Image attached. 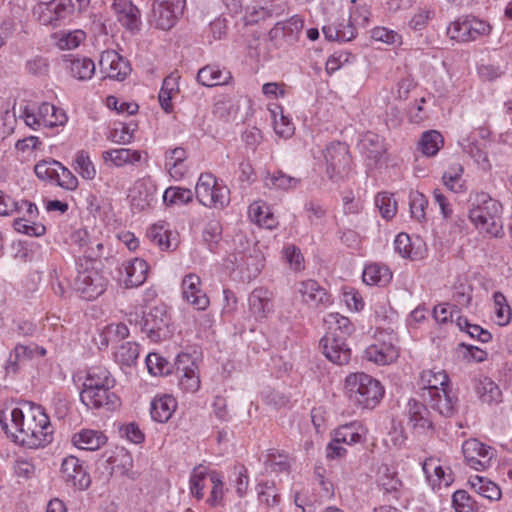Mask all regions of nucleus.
<instances>
[{"label": "nucleus", "mask_w": 512, "mask_h": 512, "mask_svg": "<svg viewBox=\"0 0 512 512\" xmlns=\"http://www.w3.org/2000/svg\"><path fill=\"white\" fill-rule=\"evenodd\" d=\"M283 254L291 269L294 271H300L304 269V257L297 246L293 244L286 246L283 249Z\"/></svg>", "instance_id": "nucleus-58"}, {"label": "nucleus", "mask_w": 512, "mask_h": 512, "mask_svg": "<svg viewBox=\"0 0 512 512\" xmlns=\"http://www.w3.org/2000/svg\"><path fill=\"white\" fill-rule=\"evenodd\" d=\"M248 215L252 222L257 225L267 228L273 229L277 226V220L274 217L273 213L270 211L269 207L265 205V203L260 204V202H254L249 206Z\"/></svg>", "instance_id": "nucleus-30"}, {"label": "nucleus", "mask_w": 512, "mask_h": 512, "mask_svg": "<svg viewBox=\"0 0 512 512\" xmlns=\"http://www.w3.org/2000/svg\"><path fill=\"white\" fill-rule=\"evenodd\" d=\"M61 477L79 490L87 489L91 483L89 475L75 456H68L62 461Z\"/></svg>", "instance_id": "nucleus-15"}, {"label": "nucleus", "mask_w": 512, "mask_h": 512, "mask_svg": "<svg viewBox=\"0 0 512 512\" xmlns=\"http://www.w3.org/2000/svg\"><path fill=\"white\" fill-rule=\"evenodd\" d=\"M408 405L409 424L413 429L420 433L433 429V421L427 406L415 400L409 401Z\"/></svg>", "instance_id": "nucleus-22"}, {"label": "nucleus", "mask_w": 512, "mask_h": 512, "mask_svg": "<svg viewBox=\"0 0 512 512\" xmlns=\"http://www.w3.org/2000/svg\"><path fill=\"white\" fill-rule=\"evenodd\" d=\"M239 258L235 256V265L237 268H246L248 270V278H255L261 271L262 260L258 256L247 255L246 253H240Z\"/></svg>", "instance_id": "nucleus-45"}, {"label": "nucleus", "mask_w": 512, "mask_h": 512, "mask_svg": "<svg viewBox=\"0 0 512 512\" xmlns=\"http://www.w3.org/2000/svg\"><path fill=\"white\" fill-rule=\"evenodd\" d=\"M186 0H155L148 16L150 28L168 31L183 13Z\"/></svg>", "instance_id": "nucleus-5"}, {"label": "nucleus", "mask_w": 512, "mask_h": 512, "mask_svg": "<svg viewBox=\"0 0 512 512\" xmlns=\"http://www.w3.org/2000/svg\"><path fill=\"white\" fill-rule=\"evenodd\" d=\"M177 372L181 374L179 386L182 390L190 393L200 388V378L197 373V366L187 353L178 354L175 361Z\"/></svg>", "instance_id": "nucleus-14"}, {"label": "nucleus", "mask_w": 512, "mask_h": 512, "mask_svg": "<svg viewBox=\"0 0 512 512\" xmlns=\"http://www.w3.org/2000/svg\"><path fill=\"white\" fill-rule=\"evenodd\" d=\"M71 55H64L63 61L70 62L71 75L81 81L90 79L95 73V64L89 58H71Z\"/></svg>", "instance_id": "nucleus-32"}, {"label": "nucleus", "mask_w": 512, "mask_h": 512, "mask_svg": "<svg viewBox=\"0 0 512 512\" xmlns=\"http://www.w3.org/2000/svg\"><path fill=\"white\" fill-rule=\"evenodd\" d=\"M124 283L127 288L143 284L147 277L148 265L143 259L135 258L124 266Z\"/></svg>", "instance_id": "nucleus-26"}, {"label": "nucleus", "mask_w": 512, "mask_h": 512, "mask_svg": "<svg viewBox=\"0 0 512 512\" xmlns=\"http://www.w3.org/2000/svg\"><path fill=\"white\" fill-rule=\"evenodd\" d=\"M423 471L427 479L431 481L433 485H435L436 482L440 484L443 480L446 484L448 483V480L445 479L444 469L438 464V461L433 458L425 460L423 463Z\"/></svg>", "instance_id": "nucleus-55"}, {"label": "nucleus", "mask_w": 512, "mask_h": 512, "mask_svg": "<svg viewBox=\"0 0 512 512\" xmlns=\"http://www.w3.org/2000/svg\"><path fill=\"white\" fill-rule=\"evenodd\" d=\"M428 205V202L425 196L419 192H412L410 194V212L413 218L421 221L425 219V209Z\"/></svg>", "instance_id": "nucleus-57"}, {"label": "nucleus", "mask_w": 512, "mask_h": 512, "mask_svg": "<svg viewBox=\"0 0 512 512\" xmlns=\"http://www.w3.org/2000/svg\"><path fill=\"white\" fill-rule=\"evenodd\" d=\"M200 277L196 274H187L182 280V296L196 310H205L209 306V298L199 288Z\"/></svg>", "instance_id": "nucleus-18"}, {"label": "nucleus", "mask_w": 512, "mask_h": 512, "mask_svg": "<svg viewBox=\"0 0 512 512\" xmlns=\"http://www.w3.org/2000/svg\"><path fill=\"white\" fill-rule=\"evenodd\" d=\"M107 280L95 269L79 271L75 281V289L87 299L100 296L106 289Z\"/></svg>", "instance_id": "nucleus-11"}, {"label": "nucleus", "mask_w": 512, "mask_h": 512, "mask_svg": "<svg viewBox=\"0 0 512 512\" xmlns=\"http://www.w3.org/2000/svg\"><path fill=\"white\" fill-rule=\"evenodd\" d=\"M359 149L369 161L368 166L376 165L385 153L383 139L372 132L363 136L359 143Z\"/></svg>", "instance_id": "nucleus-21"}, {"label": "nucleus", "mask_w": 512, "mask_h": 512, "mask_svg": "<svg viewBox=\"0 0 512 512\" xmlns=\"http://www.w3.org/2000/svg\"><path fill=\"white\" fill-rule=\"evenodd\" d=\"M176 400L170 395H163L151 402L150 414L154 421L167 422L176 409Z\"/></svg>", "instance_id": "nucleus-27"}, {"label": "nucleus", "mask_w": 512, "mask_h": 512, "mask_svg": "<svg viewBox=\"0 0 512 512\" xmlns=\"http://www.w3.org/2000/svg\"><path fill=\"white\" fill-rule=\"evenodd\" d=\"M193 195L190 189L169 187L164 192L163 200L167 204H187L192 201Z\"/></svg>", "instance_id": "nucleus-48"}, {"label": "nucleus", "mask_w": 512, "mask_h": 512, "mask_svg": "<svg viewBox=\"0 0 512 512\" xmlns=\"http://www.w3.org/2000/svg\"><path fill=\"white\" fill-rule=\"evenodd\" d=\"M451 28L454 32H486L491 29L489 24L472 15L459 16L450 23L446 32H450Z\"/></svg>", "instance_id": "nucleus-31"}, {"label": "nucleus", "mask_w": 512, "mask_h": 512, "mask_svg": "<svg viewBox=\"0 0 512 512\" xmlns=\"http://www.w3.org/2000/svg\"><path fill=\"white\" fill-rule=\"evenodd\" d=\"M304 27V20L299 15L277 22L270 32H300Z\"/></svg>", "instance_id": "nucleus-60"}, {"label": "nucleus", "mask_w": 512, "mask_h": 512, "mask_svg": "<svg viewBox=\"0 0 512 512\" xmlns=\"http://www.w3.org/2000/svg\"><path fill=\"white\" fill-rule=\"evenodd\" d=\"M472 488L481 496L489 500H498L501 498L500 488L492 481L481 477L474 476L470 480Z\"/></svg>", "instance_id": "nucleus-39"}, {"label": "nucleus", "mask_w": 512, "mask_h": 512, "mask_svg": "<svg viewBox=\"0 0 512 512\" xmlns=\"http://www.w3.org/2000/svg\"><path fill=\"white\" fill-rule=\"evenodd\" d=\"M324 322L329 331L320 340L323 354L334 364H347L351 350L346 344V337L354 331L353 324L347 317L338 313H330Z\"/></svg>", "instance_id": "nucleus-2"}, {"label": "nucleus", "mask_w": 512, "mask_h": 512, "mask_svg": "<svg viewBox=\"0 0 512 512\" xmlns=\"http://www.w3.org/2000/svg\"><path fill=\"white\" fill-rule=\"evenodd\" d=\"M345 388L350 402L362 409H373L384 395L381 383L363 372L348 375Z\"/></svg>", "instance_id": "nucleus-4"}, {"label": "nucleus", "mask_w": 512, "mask_h": 512, "mask_svg": "<svg viewBox=\"0 0 512 512\" xmlns=\"http://www.w3.org/2000/svg\"><path fill=\"white\" fill-rule=\"evenodd\" d=\"M272 292L264 287L255 288L249 295V309L253 316L264 319L273 310Z\"/></svg>", "instance_id": "nucleus-19"}, {"label": "nucleus", "mask_w": 512, "mask_h": 512, "mask_svg": "<svg viewBox=\"0 0 512 512\" xmlns=\"http://www.w3.org/2000/svg\"><path fill=\"white\" fill-rule=\"evenodd\" d=\"M115 383V379L107 368L103 366H93L87 370L81 390L113 389Z\"/></svg>", "instance_id": "nucleus-20"}, {"label": "nucleus", "mask_w": 512, "mask_h": 512, "mask_svg": "<svg viewBox=\"0 0 512 512\" xmlns=\"http://www.w3.org/2000/svg\"><path fill=\"white\" fill-rule=\"evenodd\" d=\"M398 351L392 344H373L364 351V358L378 365H387L395 361Z\"/></svg>", "instance_id": "nucleus-25"}, {"label": "nucleus", "mask_w": 512, "mask_h": 512, "mask_svg": "<svg viewBox=\"0 0 512 512\" xmlns=\"http://www.w3.org/2000/svg\"><path fill=\"white\" fill-rule=\"evenodd\" d=\"M453 506L456 512H475L472 500L464 490H458L452 497Z\"/></svg>", "instance_id": "nucleus-61"}, {"label": "nucleus", "mask_w": 512, "mask_h": 512, "mask_svg": "<svg viewBox=\"0 0 512 512\" xmlns=\"http://www.w3.org/2000/svg\"><path fill=\"white\" fill-rule=\"evenodd\" d=\"M102 157L104 161H111L117 167L125 164H135L141 160L139 151L127 148L104 151Z\"/></svg>", "instance_id": "nucleus-35"}, {"label": "nucleus", "mask_w": 512, "mask_h": 512, "mask_svg": "<svg viewBox=\"0 0 512 512\" xmlns=\"http://www.w3.org/2000/svg\"><path fill=\"white\" fill-rule=\"evenodd\" d=\"M175 79L170 75L163 81L162 88L159 92V103L165 112L169 113L172 110L171 105V91L173 87L169 88L170 85L174 84Z\"/></svg>", "instance_id": "nucleus-62"}, {"label": "nucleus", "mask_w": 512, "mask_h": 512, "mask_svg": "<svg viewBox=\"0 0 512 512\" xmlns=\"http://www.w3.org/2000/svg\"><path fill=\"white\" fill-rule=\"evenodd\" d=\"M377 480L386 492L397 491L401 486V481L398 479L396 472L386 465H382L379 468Z\"/></svg>", "instance_id": "nucleus-47"}, {"label": "nucleus", "mask_w": 512, "mask_h": 512, "mask_svg": "<svg viewBox=\"0 0 512 512\" xmlns=\"http://www.w3.org/2000/svg\"><path fill=\"white\" fill-rule=\"evenodd\" d=\"M502 205L486 193L476 196L469 210V219L480 231L490 237L502 234L501 222Z\"/></svg>", "instance_id": "nucleus-3"}, {"label": "nucleus", "mask_w": 512, "mask_h": 512, "mask_svg": "<svg viewBox=\"0 0 512 512\" xmlns=\"http://www.w3.org/2000/svg\"><path fill=\"white\" fill-rule=\"evenodd\" d=\"M148 371L153 375H168L170 365L168 361L157 353H150L146 357Z\"/></svg>", "instance_id": "nucleus-54"}, {"label": "nucleus", "mask_w": 512, "mask_h": 512, "mask_svg": "<svg viewBox=\"0 0 512 512\" xmlns=\"http://www.w3.org/2000/svg\"><path fill=\"white\" fill-rule=\"evenodd\" d=\"M170 320L165 306H155L143 315L141 331L146 333L151 341L159 342L165 340L172 334L169 328Z\"/></svg>", "instance_id": "nucleus-7"}, {"label": "nucleus", "mask_w": 512, "mask_h": 512, "mask_svg": "<svg viewBox=\"0 0 512 512\" xmlns=\"http://www.w3.org/2000/svg\"><path fill=\"white\" fill-rule=\"evenodd\" d=\"M375 205L385 219H391L397 211L396 201L385 192L378 193L375 197Z\"/></svg>", "instance_id": "nucleus-51"}, {"label": "nucleus", "mask_w": 512, "mask_h": 512, "mask_svg": "<svg viewBox=\"0 0 512 512\" xmlns=\"http://www.w3.org/2000/svg\"><path fill=\"white\" fill-rule=\"evenodd\" d=\"M75 7L73 0H53L48 3H39L34 8V14L43 25L58 26V21L64 19Z\"/></svg>", "instance_id": "nucleus-10"}, {"label": "nucleus", "mask_w": 512, "mask_h": 512, "mask_svg": "<svg viewBox=\"0 0 512 512\" xmlns=\"http://www.w3.org/2000/svg\"><path fill=\"white\" fill-rule=\"evenodd\" d=\"M111 8L122 28L130 32L140 30L141 12L132 0H113Z\"/></svg>", "instance_id": "nucleus-13"}, {"label": "nucleus", "mask_w": 512, "mask_h": 512, "mask_svg": "<svg viewBox=\"0 0 512 512\" xmlns=\"http://www.w3.org/2000/svg\"><path fill=\"white\" fill-rule=\"evenodd\" d=\"M463 174V167L459 163H454L448 167L442 176L444 185L454 193H459L463 190L461 182Z\"/></svg>", "instance_id": "nucleus-42"}, {"label": "nucleus", "mask_w": 512, "mask_h": 512, "mask_svg": "<svg viewBox=\"0 0 512 512\" xmlns=\"http://www.w3.org/2000/svg\"><path fill=\"white\" fill-rule=\"evenodd\" d=\"M99 64L106 77L113 80L123 81L131 72L129 62L115 51L103 52Z\"/></svg>", "instance_id": "nucleus-16"}, {"label": "nucleus", "mask_w": 512, "mask_h": 512, "mask_svg": "<svg viewBox=\"0 0 512 512\" xmlns=\"http://www.w3.org/2000/svg\"><path fill=\"white\" fill-rule=\"evenodd\" d=\"M456 324L460 330H465L471 338H475L482 343H487L492 339L488 330L483 329L477 324H471L466 317L457 316Z\"/></svg>", "instance_id": "nucleus-43"}, {"label": "nucleus", "mask_w": 512, "mask_h": 512, "mask_svg": "<svg viewBox=\"0 0 512 512\" xmlns=\"http://www.w3.org/2000/svg\"><path fill=\"white\" fill-rule=\"evenodd\" d=\"M229 72H223L216 66L207 65L197 73V81L206 87H213L227 83L230 78Z\"/></svg>", "instance_id": "nucleus-33"}, {"label": "nucleus", "mask_w": 512, "mask_h": 512, "mask_svg": "<svg viewBox=\"0 0 512 512\" xmlns=\"http://www.w3.org/2000/svg\"><path fill=\"white\" fill-rule=\"evenodd\" d=\"M58 169L62 171V174L60 175L58 173V177L56 179L57 185L66 190H75L78 186V179L75 177V175L62 164Z\"/></svg>", "instance_id": "nucleus-63"}, {"label": "nucleus", "mask_w": 512, "mask_h": 512, "mask_svg": "<svg viewBox=\"0 0 512 512\" xmlns=\"http://www.w3.org/2000/svg\"><path fill=\"white\" fill-rule=\"evenodd\" d=\"M392 273L386 266L379 264L367 265L362 274L363 282L367 285L384 286L390 282Z\"/></svg>", "instance_id": "nucleus-34"}, {"label": "nucleus", "mask_w": 512, "mask_h": 512, "mask_svg": "<svg viewBox=\"0 0 512 512\" xmlns=\"http://www.w3.org/2000/svg\"><path fill=\"white\" fill-rule=\"evenodd\" d=\"M333 437L336 438V441L349 445L358 443L361 440V435L357 431L356 423H349L340 426L335 430Z\"/></svg>", "instance_id": "nucleus-50"}, {"label": "nucleus", "mask_w": 512, "mask_h": 512, "mask_svg": "<svg viewBox=\"0 0 512 512\" xmlns=\"http://www.w3.org/2000/svg\"><path fill=\"white\" fill-rule=\"evenodd\" d=\"M370 12L366 8L357 9L350 14L349 27L353 30L366 28Z\"/></svg>", "instance_id": "nucleus-64"}, {"label": "nucleus", "mask_w": 512, "mask_h": 512, "mask_svg": "<svg viewBox=\"0 0 512 512\" xmlns=\"http://www.w3.org/2000/svg\"><path fill=\"white\" fill-rule=\"evenodd\" d=\"M112 389H89L80 391V401L89 409H115L119 405V398Z\"/></svg>", "instance_id": "nucleus-17"}, {"label": "nucleus", "mask_w": 512, "mask_h": 512, "mask_svg": "<svg viewBox=\"0 0 512 512\" xmlns=\"http://www.w3.org/2000/svg\"><path fill=\"white\" fill-rule=\"evenodd\" d=\"M463 150L468 153L484 170H489L491 164L488 159L487 153L474 142H469L463 146Z\"/></svg>", "instance_id": "nucleus-59"}, {"label": "nucleus", "mask_w": 512, "mask_h": 512, "mask_svg": "<svg viewBox=\"0 0 512 512\" xmlns=\"http://www.w3.org/2000/svg\"><path fill=\"white\" fill-rule=\"evenodd\" d=\"M264 465L267 471L269 470L275 473H287L290 468L288 456L286 454L278 453L276 451H270L266 455Z\"/></svg>", "instance_id": "nucleus-44"}, {"label": "nucleus", "mask_w": 512, "mask_h": 512, "mask_svg": "<svg viewBox=\"0 0 512 512\" xmlns=\"http://www.w3.org/2000/svg\"><path fill=\"white\" fill-rule=\"evenodd\" d=\"M139 357V347L134 342H125L114 352L115 361L121 366L131 367Z\"/></svg>", "instance_id": "nucleus-38"}, {"label": "nucleus", "mask_w": 512, "mask_h": 512, "mask_svg": "<svg viewBox=\"0 0 512 512\" xmlns=\"http://www.w3.org/2000/svg\"><path fill=\"white\" fill-rule=\"evenodd\" d=\"M419 385L422 392L449 389V378L443 370H424L420 374Z\"/></svg>", "instance_id": "nucleus-28"}, {"label": "nucleus", "mask_w": 512, "mask_h": 512, "mask_svg": "<svg viewBox=\"0 0 512 512\" xmlns=\"http://www.w3.org/2000/svg\"><path fill=\"white\" fill-rule=\"evenodd\" d=\"M299 292L303 301L311 306L326 305L330 302V296L315 280L309 279L301 282Z\"/></svg>", "instance_id": "nucleus-23"}, {"label": "nucleus", "mask_w": 512, "mask_h": 512, "mask_svg": "<svg viewBox=\"0 0 512 512\" xmlns=\"http://www.w3.org/2000/svg\"><path fill=\"white\" fill-rule=\"evenodd\" d=\"M229 191L217 185L216 179L209 173L201 174L195 187L197 200L204 206L224 207L229 202Z\"/></svg>", "instance_id": "nucleus-8"}, {"label": "nucleus", "mask_w": 512, "mask_h": 512, "mask_svg": "<svg viewBox=\"0 0 512 512\" xmlns=\"http://www.w3.org/2000/svg\"><path fill=\"white\" fill-rule=\"evenodd\" d=\"M11 423L15 432L10 431L6 420L0 417L2 429L6 433L10 432L12 436L29 448L45 446L52 441V425L40 406L32 409L31 415H28L27 419L21 409L14 408L11 411Z\"/></svg>", "instance_id": "nucleus-1"}, {"label": "nucleus", "mask_w": 512, "mask_h": 512, "mask_svg": "<svg viewBox=\"0 0 512 512\" xmlns=\"http://www.w3.org/2000/svg\"><path fill=\"white\" fill-rule=\"evenodd\" d=\"M423 401L443 417H451L457 411L458 399L450 389L442 391L430 390L421 393Z\"/></svg>", "instance_id": "nucleus-12"}, {"label": "nucleus", "mask_w": 512, "mask_h": 512, "mask_svg": "<svg viewBox=\"0 0 512 512\" xmlns=\"http://www.w3.org/2000/svg\"><path fill=\"white\" fill-rule=\"evenodd\" d=\"M443 145L442 135L435 130L426 131L419 141V149L426 156H434Z\"/></svg>", "instance_id": "nucleus-41"}, {"label": "nucleus", "mask_w": 512, "mask_h": 512, "mask_svg": "<svg viewBox=\"0 0 512 512\" xmlns=\"http://www.w3.org/2000/svg\"><path fill=\"white\" fill-rule=\"evenodd\" d=\"M75 170L81 175L82 178L92 180L96 176V169L90 160V157L85 151L77 153L75 159Z\"/></svg>", "instance_id": "nucleus-52"}, {"label": "nucleus", "mask_w": 512, "mask_h": 512, "mask_svg": "<svg viewBox=\"0 0 512 512\" xmlns=\"http://www.w3.org/2000/svg\"><path fill=\"white\" fill-rule=\"evenodd\" d=\"M462 452L467 464L477 471L488 468L496 453L495 449L477 439L466 440L462 445Z\"/></svg>", "instance_id": "nucleus-9"}, {"label": "nucleus", "mask_w": 512, "mask_h": 512, "mask_svg": "<svg viewBox=\"0 0 512 512\" xmlns=\"http://www.w3.org/2000/svg\"><path fill=\"white\" fill-rule=\"evenodd\" d=\"M474 389L479 399L486 404H497L502 401V392L499 386L488 377H479L473 380Z\"/></svg>", "instance_id": "nucleus-24"}, {"label": "nucleus", "mask_w": 512, "mask_h": 512, "mask_svg": "<svg viewBox=\"0 0 512 512\" xmlns=\"http://www.w3.org/2000/svg\"><path fill=\"white\" fill-rule=\"evenodd\" d=\"M75 446L83 450L94 451L107 441V437L100 431L84 429L72 438Z\"/></svg>", "instance_id": "nucleus-29"}, {"label": "nucleus", "mask_w": 512, "mask_h": 512, "mask_svg": "<svg viewBox=\"0 0 512 512\" xmlns=\"http://www.w3.org/2000/svg\"><path fill=\"white\" fill-rule=\"evenodd\" d=\"M13 227L19 233L36 237L42 236L46 231V227L43 224L35 223L33 220L26 219L25 217L15 219Z\"/></svg>", "instance_id": "nucleus-49"}, {"label": "nucleus", "mask_w": 512, "mask_h": 512, "mask_svg": "<svg viewBox=\"0 0 512 512\" xmlns=\"http://www.w3.org/2000/svg\"><path fill=\"white\" fill-rule=\"evenodd\" d=\"M496 321L499 325H506L510 321L511 311L506 304V298L501 292L494 293Z\"/></svg>", "instance_id": "nucleus-56"}, {"label": "nucleus", "mask_w": 512, "mask_h": 512, "mask_svg": "<svg viewBox=\"0 0 512 512\" xmlns=\"http://www.w3.org/2000/svg\"><path fill=\"white\" fill-rule=\"evenodd\" d=\"M326 172L333 181L344 179L350 172L351 157L348 146L342 142L329 144L324 152Z\"/></svg>", "instance_id": "nucleus-6"}, {"label": "nucleus", "mask_w": 512, "mask_h": 512, "mask_svg": "<svg viewBox=\"0 0 512 512\" xmlns=\"http://www.w3.org/2000/svg\"><path fill=\"white\" fill-rule=\"evenodd\" d=\"M129 335L128 327L123 323L110 324L106 326L99 335V345L107 347L110 343L118 342Z\"/></svg>", "instance_id": "nucleus-36"}, {"label": "nucleus", "mask_w": 512, "mask_h": 512, "mask_svg": "<svg viewBox=\"0 0 512 512\" xmlns=\"http://www.w3.org/2000/svg\"><path fill=\"white\" fill-rule=\"evenodd\" d=\"M395 250L403 257L411 260L421 259L423 252L420 247L415 248L411 238L406 233H400L394 241Z\"/></svg>", "instance_id": "nucleus-40"}, {"label": "nucleus", "mask_w": 512, "mask_h": 512, "mask_svg": "<svg viewBox=\"0 0 512 512\" xmlns=\"http://www.w3.org/2000/svg\"><path fill=\"white\" fill-rule=\"evenodd\" d=\"M61 163L56 160H43L35 165L34 171L36 176L45 181H56L58 177V168Z\"/></svg>", "instance_id": "nucleus-46"}, {"label": "nucleus", "mask_w": 512, "mask_h": 512, "mask_svg": "<svg viewBox=\"0 0 512 512\" xmlns=\"http://www.w3.org/2000/svg\"><path fill=\"white\" fill-rule=\"evenodd\" d=\"M56 47L60 50L76 49L85 39V34H52Z\"/></svg>", "instance_id": "nucleus-53"}, {"label": "nucleus", "mask_w": 512, "mask_h": 512, "mask_svg": "<svg viewBox=\"0 0 512 512\" xmlns=\"http://www.w3.org/2000/svg\"><path fill=\"white\" fill-rule=\"evenodd\" d=\"M300 181V178L289 176L282 171H276L273 174H268L264 179V183L267 188L281 190L295 188L298 186Z\"/></svg>", "instance_id": "nucleus-37"}]
</instances>
